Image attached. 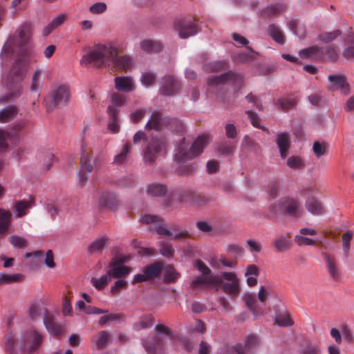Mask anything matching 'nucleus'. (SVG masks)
<instances>
[{
  "instance_id": "nucleus-5",
  "label": "nucleus",
  "mask_w": 354,
  "mask_h": 354,
  "mask_svg": "<svg viewBox=\"0 0 354 354\" xmlns=\"http://www.w3.org/2000/svg\"><path fill=\"white\" fill-rule=\"evenodd\" d=\"M269 211L272 216L283 214L287 216L299 217L301 214V207L297 199L282 197L277 203L270 206Z\"/></svg>"
},
{
  "instance_id": "nucleus-9",
  "label": "nucleus",
  "mask_w": 354,
  "mask_h": 354,
  "mask_svg": "<svg viewBox=\"0 0 354 354\" xmlns=\"http://www.w3.org/2000/svg\"><path fill=\"white\" fill-rule=\"evenodd\" d=\"M174 125H176L177 127L176 131L183 132L184 130V126L181 121L174 118H162L160 113L154 111L151 115V119L147 123L145 128L147 130H160L163 126H168L171 129H173Z\"/></svg>"
},
{
  "instance_id": "nucleus-27",
  "label": "nucleus",
  "mask_w": 354,
  "mask_h": 354,
  "mask_svg": "<svg viewBox=\"0 0 354 354\" xmlns=\"http://www.w3.org/2000/svg\"><path fill=\"white\" fill-rule=\"evenodd\" d=\"M276 252H284L288 250L291 246L290 237L288 235L277 236L272 241Z\"/></svg>"
},
{
  "instance_id": "nucleus-33",
  "label": "nucleus",
  "mask_w": 354,
  "mask_h": 354,
  "mask_svg": "<svg viewBox=\"0 0 354 354\" xmlns=\"http://www.w3.org/2000/svg\"><path fill=\"white\" fill-rule=\"evenodd\" d=\"M328 80L337 88H339L344 94L349 93V86L346 82L345 76L342 75H330L328 76Z\"/></svg>"
},
{
  "instance_id": "nucleus-25",
  "label": "nucleus",
  "mask_w": 354,
  "mask_h": 354,
  "mask_svg": "<svg viewBox=\"0 0 354 354\" xmlns=\"http://www.w3.org/2000/svg\"><path fill=\"white\" fill-rule=\"evenodd\" d=\"M111 104L108 106L107 112L118 114L120 108L124 104L125 96L118 93H114L111 96Z\"/></svg>"
},
{
  "instance_id": "nucleus-64",
  "label": "nucleus",
  "mask_w": 354,
  "mask_h": 354,
  "mask_svg": "<svg viewBox=\"0 0 354 354\" xmlns=\"http://www.w3.org/2000/svg\"><path fill=\"white\" fill-rule=\"evenodd\" d=\"M287 165L292 169H301L304 167L301 159L297 156L290 157L287 160Z\"/></svg>"
},
{
  "instance_id": "nucleus-55",
  "label": "nucleus",
  "mask_w": 354,
  "mask_h": 354,
  "mask_svg": "<svg viewBox=\"0 0 354 354\" xmlns=\"http://www.w3.org/2000/svg\"><path fill=\"white\" fill-rule=\"evenodd\" d=\"M247 48L250 50L249 53H239L237 54L236 57V59L239 62H248L254 59V50L250 47H247Z\"/></svg>"
},
{
  "instance_id": "nucleus-13",
  "label": "nucleus",
  "mask_w": 354,
  "mask_h": 354,
  "mask_svg": "<svg viewBox=\"0 0 354 354\" xmlns=\"http://www.w3.org/2000/svg\"><path fill=\"white\" fill-rule=\"evenodd\" d=\"M30 25L28 24H25L22 25L18 30V38L12 41L10 39L3 46V50L1 53L2 57H10L13 53L12 45L24 46L30 36Z\"/></svg>"
},
{
  "instance_id": "nucleus-1",
  "label": "nucleus",
  "mask_w": 354,
  "mask_h": 354,
  "mask_svg": "<svg viewBox=\"0 0 354 354\" xmlns=\"http://www.w3.org/2000/svg\"><path fill=\"white\" fill-rule=\"evenodd\" d=\"M111 63L116 71L127 72L132 66L131 58L127 55L118 57V49L112 45L98 44L80 60L82 65L88 66L93 64L97 68Z\"/></svg>"
},
{
  "instance_id": "nucleus-52",
  "label": "nucleus",
  "mask_w": 354,
  "mask_h": 354,
  "mask_svg": "<svg viewBox=\"0 0 354 354\" xmlns=\"http://www.w3.org/2000/svg\"><path fill=\"white\" fill-rule=\"evenodd\" d=\"M226 66L225 62H214L205 64L204 69L207 72H216L225 69Z\"/></svg>"
},
{
  "instance_id": "nucleus-15",
  "label": "nucleus",
  "mask_w": 354,
  "mask_h": 354,
  "mask_svg": "<svg viewBox=\"0 0 354 354\" xmlns=\"http://www.w3.org/2000/svg\"><path fill=\"white\" fill-rule=\"evenodd\" d=\"M93 165L91 163V157L82 147L80 159V169L78 173V182L81 186H84L88 179V174L93 171Z\"/></svg>"
},
{
  "instance_id": "nucleus-10",
  "label": "nucleus",
  "mask_w": 354,
  "mask_h": 354,
  "mask_svg": "<svg viewBox=\"0 0 354 354\" xmlns=\"http://www.w3.org/2000/svg\"><path fill=\"white\" fill-rule=\"evenodd\" d=\"M301 58H310L313 60H336L337 54L333 48L330 47L319 48L317 46H311L308 48L301 50L299 53Z\"/></svg>"
},
{
  "instance_id": "nucleus-49",
  "label": "nucleus",
  "mask_w": 354,
  "mask_h": 354,
  "mask_svg": "<svg viewBox=\"0 0 354 354\" xmlns=\"http://www.w3.org/2000/svg\"><path fill=\"white\" fill-rule=\"evenodd\" d=\"M131 144L130 142H127L124 145L122 151L115 156L113 162L117 165L123 163L126 160L127 155L131 151Z\"/></svg>"
},
{
  "instance_id": "nucleus-11",
  "label": "nucleus",
  "mask_w": 354,
  "mask_h": 354,
  "mask_svg": "<svg viewBox=\"0 0 354 354\" xmlns=\"http://www.w3.org/2000/svg\"><path fill=\"white\" fill-rule=\"evenodd\" d=\"M221 283L216 286L217 288L222 287L223 290L228 295L231 299H236L240 293V281L236 274L231 272H224L219 276Z\"/></svg>"
},
{
  "instance_id": "nucleus-26",
  "label": "nucleus",
  "mask_w": 354,
  "mask_h": 354,
  "mask_svg": "<svg viewBox=\"0 0 354 354\" xmlns=\"http://www.w3.org/2000/svg\"><path fill=\"white\" fill-rule=\"evenodd\" d=\"M92 342L97 349H103L111 342V334L106 330H101L93 337Z\"/></svg>"
},
{
  "instance_id": "nucleus-39",
  "label": "nucleus",
  "mask_w": 354,
  "mask_h": 354,
  "mask_svg": "<svg viewBox=\"0 0 354 354\" xmlns=\"http://www.w3.org/2000/svg\"><path fill=\"white\" fill-rule=\"evenodd\" d=\"M268 31L271 37L278 44H283L285 42V37L283 32L280 28L274 24H271L268 26Z\"/></svg>"
},
{
  "instance_id": "nucleus-12",
  "label": "nucleus",
  "mask_w": 354,
  "mask_h": 354,
  "mask_svg": "<svg viewBox=\"0 0 354 354\" xmlns=\"http://www.w3.org/2000/svg\"><path fill=\"white\" fill-rule=\"evenodd\" d=\"M209 85H220L229 84L238 91L243 87V77L242 75L229 71L219 75H212L208 78Z\"/></svg>"
},
{
  "instance_id": "nucleus-22",
  "label": "nucleus",
  "mask_w": 354,
  "mask_h": 354,
  "mask_svg": "<svg viewBox=\"0 0 354 354\" xmlns=\"http://www.w3.org/2000/svg\"><path fill=\"white\" fill-rule=\"evenodd\" d=\"M276 143L282 158L287 156L290 146V137L287 132H279L276 135Z\"/></svg>"
},
{
  "instance_id": "nucleus-20",
  "label": "nucleus",
  "mask_w": 354,
  "mask_h": 354,
  "mask_svg": "<svg viewBox=\"0 0 354 354\" xmlns=\"http://www.w3.org/2000/svg\"><path fill=\"white\" fill-rule=\"evenodd\" d=\"M160 88V93L164 95H172L178 92L180 86L179 82L171 75L165 76Z\"/></svg>"
},
{
  "instance_id": "nucleus-58",
  "label": "nucleus",
  "mask_w": 354,
  "mask_h": 354,
  "mask_svg": "<svg viewBox=\"0 0 354 354\" xmlns=\"http://www.w3.org/2000/svg\"><path fill=\"white\" fill-rule=\"evenodd\" d=\"M283 7L281 5H273L268 7L262 12L263 17H272L281 12Z\"/></svg>"
},
{
  "instance_id": "nucleus-30",
  "label": "nucleus",
  "mask_w": 354,
  "mask_h": 354,
  "mask_svg": "<svg viewBox=\"0 0 354 354\" xmlns=\"http://www.w3.org/2000/svg\"><path fill=\"white\" fill-rule=\"evenodd\" d=\"M114 82L118 91L129 92L133 89V80L129 76L116 77Z\"/></svg>"
},
{
  "instance_id": "nucleus-14",
  "label": "nucleus",
  "mask_w": 354,
  "mask_h": 354,
  "mask_svg": "<svg viewBox=\"0 0 354 354\" xmlns=\"http://www.w3.org/2000/svg\"><path fill=\"white\" fill-rule=\"evenodd\" d=\"M162 268L163 264L160 261H157L143 268L142 273H139L134 276L132 283L136 284L153 280L160 275Z\"/></svg>"
},
{
  "instance_id": "nucleus-56",
  "label": "nucleus",
  "mask_w": 354,
  "mask_h": 354,
  "mask_svg": "<svg viewBox=\"0 0 354 354\" xmlns=\"http://www.w3.org/2000/svg\"><path fill=\"white\" fill-rule=\"evenodd\" d=\"M160 252L167 257H171L174 253V249L171 244L161 241L160 243Z\"/></svg>"
},
{
  "instance_id": "nucleus-21",
  "label": "nucleus",
  "mask_w": 354,
  "mask_h": 354,
  "mask_svg": "<svg viewBox=\"0 0 354 354\" xmlns=\"http://www.w3.org/2000/svg\"><path fill=\"white\" fill-rule=\"evenodd\" d=\"M221 283V278L218 275L205 274L197 277L192 281L194 288H208L210 286H218Z\"/></svg>"
},
{
  "instance_id": "nucleus-35",
  "label": "nucleus",
  "mask_w": 354,
  "mask_h": 354,
  "mask_svg": "<svg viewBox=\"0 0 354 354\" xmlns=\"http://www.w3.org/2000/svg\"><path fill=\"white\" fill-rule=\"evenodd\" d=\"M66 19V17L64 15H60L54 18L53 21L43 29V36L46 37L50 34L55 29L62 25Z\"/></svg>"
},
{
  "instance_id": "nucleus-7",
  "label": "nucleus",
  "mask_w": 354,
  "mask_h": 354,
  "mask_svg": "<svg viewBox=\"0 0 354 354\" xmlns=\"http://www.w3.org/2000/svg\"><path fill=\"white\" fill-rule=\"evenodd\" d=\"M44 335L35 329L26 330L19 339V351L25 354L36 352L41 346Z\"/></svg>"
},
{
  "instance_id": "nucleus-19",
  "label": "nucleus",
  "mask_w": 354,
  "mask_h": 354,
  "mask_svg": "<svg viewBox=\"0 0 354 354\" xmlns=\"http://www.w3.org/2000/svg\"><path fill=\"white\" fill-rule=\"evenodd\" d=\"M44 324L48 332L57 338H60L65 333L64 326L56 322L47 310H45Z\"/></svg>"
},
{
  "instance_id": "nucleus-17",
  "label": "nucleus",
  "mask_w": 354,
  "mask_h": 354,
  "mask_svg": "<svg viewBox=\"0 0 354 354\" xmlns=\"http://www.w3.org/2000/svg\"><path fill=\"white\" fill-rule=\"evenodd\" d=\"M179 200L181 202L189 203L194 207H203L210 202L209 197L190 190L183 192L180 195Z\"/></svg>"
},
{
  "instance_id": "nucleus-38",
  "label": "nucleus",
  "mask_w": 354,
  "mask_h": 354,
  "mask_svg": "<svg viewBox=\"0 0 354 354\" xmlns=\"http://www.w3.org/2000/svg\"><path fill=\"white\" fill-rule=\"evenodd\" d=\"M24 277L22 274L17 273L14 274L0 273V285L11 284L14 283L21 282L24 280Z\"/></svg>"
},
{
  "instance_id": "nucleus-40",
  "label": "nucleus",
  "mask_w": 354,
  "mask_h": 354,
  "mask_svg": "<svg viewBox=\"0 0 354 354\" xmlns=\"http://www.w3.org/2000/svg\"><path fill=\"white\" fill-rule=\"evenodd\" d=\"M153 324V319L151 315L142 316L139 321L134 324L133 328L136 330L146 329Z\"/></svg>"
},
{
  "instance_id": "nucleus-24",
  "label": "nucleus",
  "mask_w": 354,
  "mask_h": 354,
  "mask_svg": "<svg viewBox=\"0 0 354 354\" xmlns=\"http://www.w3.org/2000/svg\"><path fill=\"white\" fill-rule=\"evenodd\" d=\"M5 352L8 354H18L19 351V340L17 342L15 335L12 333L6 334L3 337Z\"/></svg>"
},
{
  "instance_id": "nucleus-63",
  "label": "nucleus",
  "mask_w": 354,
  "mask_h": 354,
  "mask_svg": "<svg viewBox=\"0 0 354 354\" xmlns=\"http://www.w3.org/2000/svg\"><path fill=\"white\" fill-rule=\"evenodd\" d=\"M106 4L104 2H97L93 4L89 8V11L92 14L99 15L104 12L106 10Z\"/></svg>"
},
{
  "instance_id": "nucleus-44",
  "label": "nucleus",
  "mask_w": 354,
  "mask_h": 354,
  "mask_svg": "<svg viewBox=\"0 0 354 354\" xmlns=\"http://www.w3.org/2000/svg\"><path fill=\"white\" fill-rule=\"evenodd\" d=\"M166 192V186L158 183L149 185L147 189V193L153 196H164Z\"/></svg>"
},
{
  "instance_id": "nucleus-37",
  "label": "nucleus",
  "mask_w": 354,
  "mask_h": 354,
  "mask_svg": "<svg viewBox=\"0 0 354 354\" xmlns=\"http://www.w3.org/2000/svg\"><path fill=\"white\" fill-rule=\"evenodd\" d=\"M18 110L14 106H8L0 111V122H8L15 118Z\"/></svg>"
},
{
  "instance_id": "nucleus-51",
  "label": "nucleus",
  "mask_w": 354,
  "mask_h": 354,
  "mask_svg": "<svg viewBox=\"0 0 354 354\" xmlns=\"http://www.w3.org/2000/svg\"><path fill=\"white\" fill-rule=\"evenodd\" d=\"M12 133L0 130V151H5L8 148V141H11Z\"/></svg>"
},
{
  "instance_id": "nucleus-50",
  "label": "nucleus",
  "mask_w": 354,
  "mask_h": 354,
  "mask_svg": "<svg viewBox=\"0 0 354 354\" xmlns=\"http://www.w3.org/2000/svg\"><path fill=\"white\" fill-rule=\"evenodd\" d=\"M110 279L111 276L107 273V274L102 275L100 279L93 277L91 282L97 290H102L108 284Z\"/></svg>"
},
{
  "instance_id": "nucleus-54",
  "label": "nucleus",
  "mask_w": 354,
  "mask_h": 354,
  "mask_svg": "<svg viewBox=\"0 0 354 354\" xmlns=\"http://www.w3.org/2000/svg\"><path fill=\"white\" fill-rule=\"evenodd\" d=\"M327 147V144L325 142H320L319 141L315 142L313 146V151L315 156L317 158L324 156L326 152Z\"/></svg>"
},
{
  "instance_id": "nucleus-45",
  "label": "nucleus",
  "mask_w": 354,
  "mask_h": 354,
  "mask_svg": "<svg viewBox=\"0 0 354 354\" xmlns=\"http://www.w3.org/2000/svg\"><path fill=\"white\" fill-rule=\"evenodd\" d=\"M275 322L280 326H290L293 324L290 315L287 311L278 313L276 316Z\"/></svg>"
},
{
  "instance_id": "nucleus-43",
  "label": "nucleus",
  "mask_w": 354,
  "mask_h": 354,
  "mask_svg": "<svg viewBox=\"0 0 354 354\" xmlns=\"http://www.w3.org/2000/svg\"><path fill=\"white\" fill-rule=\"evenodd\" d=\"M346 42L349 45L344 51V56L348 59H354V32L347 35Z\"/></svg>"
},
{
  "instance_id": "nucleus-41",
  "label": "nucleus",
  "mask_w": 354,
  "mask_h": 354,
  "mask_svg": "<svg viewBox=\"0 0 354 354\" xmlns=\"http://www.w3.org/2000/svg\"><path fill=\"white\" fill-rule=\"evenodd\" d=\"M236 148V145L234 142L231 141H225L218 146L217 151L223 155L231 156L234 153Z\"/></svg>"
},
{
  "instance_id": "nucleus-47",
  "label": "nucleus",
  "mask_w": 354,
  "mask_h": 354,
  "mask_svg": "<svg viewBox=\"0 0 354 354\" xmlns=\"http://www.w3.org/2000/svg\"><path fill=\"white\" fill-rule=\"evenodd\" d=\"M32 201H19L15 205V210L17 212V217H22L26 214V210L30 208L32 205Z\"/></svg>"
},
{
  "instance_id": "nucleus-48",
  "label": "nucleus",
  "mask_w": 354,
  "mask_h": 354,
  "mask_svg": "<svg viewBox=\"0 0 354 354\" xmlns=\"http://www.w3.org/2000/svg\"><path fill=\"white\" fill-rule=\"evenodd\" d=\"M109 121L108 124L109 130L113 133H116L120 131L118 114L108 113Z\"/></svg>"
},
{
  "instance_id": "nucleus-46",
  "label": "nucleus",
  "mask_w": 354,
  "mask_h": 354,
  "mask_svg": "<svg viewBox=\"0 0 354 354\" xmlns=\"http://www.w3.org/2000/svg\"><path fill=\"white\" fill-rule=\"evenodd\" d=\"M324 259L327 263V268L328 272L330 275V277L334 280H337L339 278V272L337 267L336 266L335 263L333 261V260L328 256L325 255Z\"/></svg>"
},
{
  "instance_id": "nucleus-16",
  "label": "nucleus",
  "mask_w": 354,
  "mask_h": 354,
  "mask_svg": "<svg viewBox=\"0 0 354 354\" xmlns=\"http://www.w3.org/2000/svg\"><path fill=\"white\" fill-rule=\"evenodd\" d=\"M175 28L180 38L186 39L198 32L197 26L192 19H183L176 21Z\"/></svg>"
},
{
  "instance_id": "nucleus-4",
  "label": "nucleus",
  "mask_w": 354,
  "mask_h": 354,
  "mask_svg": "<svg viewBox=\"0 0 354 354\" xmlns=\"http://www.w3.org/2000/svg\"><path fill=\"white\" fill-rule=\"evenodd\" d=\"M141 222L145 224H152L151 230L156 232L159 235L173 236L174 239H187L190 236L187 231H182L177 225H171L169 227L170 230L167 229L162 225V219L155 215H144L141 218Z\"/></svg>"
},
{
  "instance_id": "nucleus-29",
  "label": "nucleus",
  "mask_w": 354,
  "mask_h": 354,
  "mask_svg": "<svg viewBox=\"0 0 354 354\" xmlns=\"http://www.w3.org/2000/svg\"><path fill=\"white\" fill-rule=\"evenodd\" d=\"M140 48L146 53H158L162 50L163 46L162 44L157 40L153 39H144L140 44Z\"/></svg>"
},
{
  "instance_id": "nucleus-42",
  "label": "nucleus",
  "mask_w": 354,
  "mask_h": 354,
  "mask_svg": "<svg viewBox=\"0 0 354 354\" xmlns=\"http://www.w3.org/2000/svg\"><path fill=\"white\" fill-rule=\"evenodd\" d=\"M45 310L43 309L41 304L39 302H34L30 304L28 309V315L32 319H37L41 317L44 313L45 315Z\"/></svg>"
},
{
  "instance_id": "nucleus-18",
  "label": "nucleus",
  "mask_w": 354,
  "mask_h": 354,
  "mask_svg": "<svg viewBox=\"0 0 354 354\" xmlns=\"http://www.w3.org/2000/svg\"><path fill=\"white\" fill-rule=\"evenodd\" d=\"M125 259L123 257H117L113 259L109 265L108 274L111 277L120 278L128 275L131 270V268L124 266Z\"/></svg>"
},
{
  "instance_id": "nucleus-3",
  "label": "nucleus",
  "mask_w": 354,
  "mask_h": 354,
  "mask_svg": "<svg viewBox=\"0 0 354 354\" xmlns=\"http://www.w3.org/2000/svg\"><path fill=\"white\" fill-rule=\"evenodd\" d=\"M28 63V53L26 49H21L8 75V100H13L21 94L23 88L21 82L27 71Z\"/></svg>"
},
{
  "instance_id": "nucleus-60",
  "label": "nucleus",
  "mask_w": 354,
  "mask_h": 354,
  "mask_svg": "<svg viewBox=\"0 0 354 354\" xmlns=\"http://www.w3.org/2000/svg\"><path fill=\"white\" fill-rule=\"evenodd\" d=\"M243 300H244L245 305L255 315L257 313V307H256L257 300L255 299V297L250 294H247L244 296Z\"/></svg>"
},
{
  "instance_id": "nucleus-28",
  "label": "nucleus",
  "mask_w": 354,
  "mask_h": 354,
  "mask_svg": "<svg viewBox=\"0 0 354 354\" xmlns=\"http://www.w3.org/2000/svg\"><path fill=\"white\" fill-rule=\"evenodd\" d=\"M99 203L102 207L115 209L118 205V201L113 193L105 192L101 195Z\"/></svg>"
},
{
  "instance_id": "nucleus-57",
  "label": "nucleus",
  "mask_w": 354,
  "mask_h": 354,
  "mask_svg": "<svg viewBox=\"0 0 354 354\" xmlns=\"http://www.w3.org/2000/svg\"><path fill=\"white\" fill-rule=\"evenodd\" d=\"M353 234L351 232H347L342 235L343 252L346 257H348L350 248V242L353 238Z\"/></svg>"
},
{
  "instance_id": "nucleus-36",
  "label": "nucleus",
  "mask_w": 354,
  "mask_h": 354,
  "mask_svg": "<svg viewBox=\"0 0 354 354\" xmlns=\"http://www.w3.org/2000/svg\"><path fill=\"white\" fill-rule=\"evenodd\" d=\"M297 102V99L295 96L289 95L279 99L277 101L276 104L277 105L279 109L283 111H286L294 108L296 106Z\"/></svg>"
},
{
  "instance_id": "nucleus-2",
  "label": "nucleus",
  "mask_w": 354,
  "mask_h": 354,
  "mask_svg": "<svg viewBox=\"0 0 354 354\" xmlns=\"http://www.w3.org/2000/svg\"><path fill=\"white\" fill-rule=\"evenodd\" d=\"M208 143L209 137L206 135L198 136L192 145L185 138L180 140L174 153L175 161L180 164L178 169L179 174L188 175L196 169V163L186 162L200 155Z\"/></svg>"
},
{
  "instance_id": "nucleus-23",
  "label": "nucleus",
  "mask_w": 354,
  "mask_h": 354,
  "mask_svg": "<svg viewBox=\"0 0 354 354\" xmlns=\"http://www.w3.org/2000/svg\"><path fill=\"white\" fill-rule=\"evenodd\" d=\"M142 345L148 354H158L163 351L164 340L156 336L152 341L142 340Z\"/></svg>"
},
{
  "instance_id": "nucleus-8",
  "label": "nucleus",
  "mask_w": 354,
  "mask_h": 354,
  "mask_svg": "<svg viewBox=\"0 0 354 354\" xmlns=\"http://www.w3.org/2000/svg\"><path fill=\"white\" fill-rule=\"evenodd\" d=\"M70 95V89L68 86L60 85L54 88L50 93L49 100L45 101L47 111L50 112L55 108L66 105L69 101Z\"/></svg>"
},
{
  "instance_id": "nucleus-34",
  "label": "nucleus",
  "mask_w": 354,
  "mask_h": 354,
  "mask_svg": "<svg viewBox=\"0 0 354 354\" xmlns=\"http://www.w3.org/2000/svg\"><path fill=\"white\" fill-rule=\"evenodd\" d=\"M109 244V239L107 236H102L94 241L88 247L91 253H101L104 248Z\"/></svg>"
},
{
  "instance_id": "nucleus-32",
  "label": "nucleus",
  "mask_w": 354,
  "mask_h": 354,
  "mask_svg": "<svg viewBox=\"0 0 354 354\" xmlns=\"http://www.w3.org/2000/svg\"><path fill=\"white\" fill-rule=\"evenodd\" d=\"M306 207L309 212L315 215H319L324 212L322 204L313 196H310L306 200Z\"/></svg>"
},
{
  "instance_id": "nucleus-59",
  "label": "nucleus",
  "mask_w": 354,
  "mask_h": 354,
  "mask_svg": "<svg viewBox=\"0 0 354 354\" xmlns=\"http://www.w3.org/2000/svg\"><path fill=\"white\" fill-rule=\"evenodd\" d=\"M155 80L156 75L150 71L144 72L141 76V82L146 86L152 85Z\"/></svg>"
},
{
  "instance_id": "nucleus-62",
  "label": "nucleus",
  "mask_w": 354,
  "mask_h": 354,
  "mask_svg": "<svg viewBox=\"0 0 354 354\" xmlns=\"http://www.w3.org/2000/svg\"><path fill=\"white\" fill-rule=\"evenodd\" d=\"M300 354H321V349L317 345L310 343L300 350Z\"/></svg>"
},
{
  "instance_id": "nucleus-53",
  "label": "nucleus",
  "mask_w": 354,
  "mask_h": 354,
  "mask_svg": "<svg viewBox=\"0 0 354 354\" xmlns=\"http://www.w3.org/2000/svg\"><path fill=\"white\" fill-rule=\"evenodd\" d=\"M41 71L38 69L32 75V82L30 85V91L32 93L37 92L41 88Z\"/></svg>"
},
{
  "instance_id": "nucleus-61",
  "label": "nucleus",
  "mask_w": 354,
  "mask_h": 354,
  "mask_svg": "<svg viewBox=\"0 0 354 354\" xmlns=\"http://www.w3.org/2000/svg\"><path fill=\"white\" fill-rule=\"evenodd\" d=\"M10 243L15 248H24L27 245V241L25 239L18 236H11L9 238Z\"/></svg>"
},
{
  "instance_id": "nucleus-6",
  "label": "nucleus",
  "mask_w": 354,
  "mask_h": 354,
  "mask_svg": "<svg viewBox=\"0 0 354 354\" xmlns=\"http://www.w3.org/2000/svg\"><path fill=\"white\" fill-rule=\"evenodd\" d=\"M167 140L162 137H153L143 150V161L145 164H153L157 157L167 151Z\"/></svg>"
},
{
  "instance_id": "nucleus-31",
  "label": "nucleus",
  "mask_w": 354,
  "mask_h": 354,
  "mask_svg": "<svg viewBox=\"0 0 354 354\" xmlns=\"http://www.w3.org/2000/svg\"><path fill=\"white\" fill-rule=\"evenodd\" d=\"M11 221L12 214L9 211L0 209V236L8 232Z\"/></svg>"
}]
</instances>
